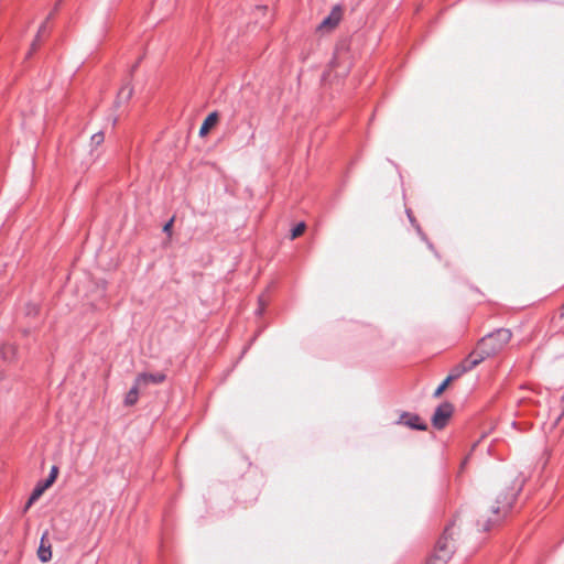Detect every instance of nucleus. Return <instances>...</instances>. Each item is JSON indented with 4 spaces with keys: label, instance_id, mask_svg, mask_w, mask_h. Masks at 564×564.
I'll use <instances>...</instances> for the list:
<instances>
[{
    "label": "nucleus",
    "instance_id": "f257e3e1",
    "mask_svg": "<svg viewBox=\"0 0 564 564\" xmlns=\"http://www.w3.org/2000/svg\"><path fill=\"white\" fill-rule=\"evenodd\" d=\"M523 482L524 480L516 470L507 473L502 478L501 491L498 494L496 502L491 507V512L497 516H505L521 491Z\"/></svg>",
    "mask_w": 564,
    "mask_h": 564
},
{
    "label": "nucleus",
    "instance_id": "f03ea898",
    "mask_svg": "<svg viewBox=\"0 0 564 564\" xmlns=\"http://www.w3.org/2000/svg\"><path fill=\"white\" fill-rule=\"evenodd\" d=\"M511 332L507 328H500L488 334L478 343L477 350L474 351L481 361L501 351L511 339Z\"/></svg>",
    "mask_w": 564,
    "mask_h": 564
},
{
    "label": "nucleus",
    "instance_id": "7ed1b4c3",
    "mask_svg": "<svg viewBox=\"0 0 564 564\" xmlns=\"http://www.w3.org/2000/svg\"><path fill=\"white\" fill-rule=\"evenodd\" d=\"M453 414V405L448 402H444L438 405L432 416V424L435 429L441 430L446 424Z\"/></svg>",
    "mask_w": 564,
    "mask_h": 564
},
{
    "label": "nucleus",
    "instance_id": "20e7f679",
    "mask_svg": "<svg viewBox=\"0 0 564 564\" xmlns=\"http://www.w3.org/2000/svg\"><path fill=\"white\" fill-rule=\"evenodd\" d=\"M452 528L447 527L444 531V536L438 540L436 545L435 554L433 555L434 560H437L442 564H445L452 556L453 551L448 547L447 544V535H451Z\"/></svg>",
    "mask_w": 564,
    "mask_h": 564
},
{
    "label": "nucleus",
    "instance_id": "39448f33",
    "mask_svg": "<svg viewBox=\"0 0 564 564\" xmlns=\"http://www.w3.org/2000/svg\"><path fill=\"white\" fill-rule=\"evenodd\" d=\"M480 362H481V358H477L476 355L473 352L460 365L456 366L452 370L448 378H452V381H453V380L459 378L463 373L474 369Z\"/></svg>",
    "mask_w": 564,
    "mask_h": 564
},
{
    "label": "nucleus",
    "instance_id": "423d86ee",
    "mask_svg": "<svg viewBox=\"0 0 564 564\" xmlns=\"http://www.w3.org/2000/svg\"><path fill=\"white\" fill-rule=\"evenodd\" d=\"M343 10L339 6H335L329 14L325 17L318 25L319 30H333L341 20Z\"/></svg>",
    "mask_w": 564,
    "mask_h": 564
},
{
    "label": "nucleus",
    "instance_id": "0eeeda50",
    "mask_svg": "<svg viewBox=\"0 0 564 564\" xmlns=\"http://www.w3.org/2000/svg\"><path fill=\"white\" fill-rule=\"evenodd\" d=\"M166 376L163 372H155V373H140L135 378V382L138 386H140L142 389L147 388L150 384H160L165 380Z\"/></svg>",
    "mask_w": 564,
    "mask_h": 564
},
{
    "label": "nucleus",
    "instance_id": "6e6552de",
    "mask_svg": "<svg viewBox=\"0 0 564 564\" xmlns=\"http://www.w3.org/2000/svg\"><path fill=\"white\" fill-rule=\"evenodd\" d=\"M400 423L417 431H425L427 429L426 423L422 422L417 414L404 412L400 416Z\"/></svg>",
    "mask_w": 564,
    "mask_h": 564
},
{
    "label": "nucleus",
    "instance_id": "1a4fd4ad",
    "mask_svg": "<svg viewBox=\"0 0 564 564\" xmlns=\"http://www.w3.org/2000/svg\"><path fill=\"white\" fill-rule=\"evenodd\" d=\"M47 532H45L40 541V546L37 550V556L41 562L46 563L52 558V549L51 544L47 542Z\"/></svg>",
    "mask_w": 564,
    "mask_h": 564
},
{
    "label": "nucleus",
    "instance_id": "9d476101",
    "mask_svg": "<svg viewBox=\"0 0 564 564\" xmlns=\"http://www.w3.org/2000/svg\"><path fill=\"white\" fill-rule=\"evenodd\" d=\"M142 390L140 386L134 381L133 387L128 391L124 398L126 405H133L138 401L139 391Z\"/></svg>",
    "mask_w": 564,
    "mask_h": 564
},
{
    "label": "nucleus",
    "instance_id": "9b49d317",
    "mask_svg": "<svg viewBox=\"0 0 564 564\" xmlns=\"http://www.w3.org/2000/svg\"><path fill=\"white\" fill-rule=\"evenodd\" d=\"M133 88L129 84L122 86L117 95V104L119 105L121 102L128 101L131 98Z\"/></svg>",
    "mask_w": 564,
    "mask_h": 564
},
{
    "label": "nucleus",
    "instance_id": "f8f14e48",
    "mask_svg": "<svg viewBox=\"0 0 564 564\" xmlns=\"http://www.w3.org/2000/svg\"><path fill=\"white\" fill-rule=\"evenodd\" d=\"M217 120H218L217 112L209 113L200 127L199 134L200 135L206 134L207 131L209 130V128H212L214 124H216Z\"/></svg>",
    "mask_w": 564,
    "mask_h": 564
},
{
    "label": "nucleus",
    "instance_id": "ddd939ff",
    "mask_svg": "<svg viewBox=\"0 0 564 564\" xmlns=\"http://www.w3.org/2000/svg\"><path fill=\"white\" fill-rule=\"evenodd\" d=\"M0 354L3 360L11 361L15 357V347L11 344H4L0 347Z\"/></svg>",
    "mask_w": 564,
    "mask_h": 564
},
{
    "label": "nucleus",
    "instance_id": "4468645a",
    "mask_svg": "<svg viewBox=\"0 0 564 564\" xmlns=\"http://www.w3.org/2000/svg\"><path fill=\"white\" fill-rule=\"evenodd\" d=\"M45 489L46 488L43 486V484H39L33 489V491L26 502L25 510L29 509L42 496V494L45 491Z\"/></svg>",
    "mask_w": 564,
    "mask_h": 564
},
{
    "label": "nucleus",
    "instance_id": "2eb2a0df",
    "mask_svg": "<svg viewBox=\"0 0 564 564\" xmlns=\"http://www.w3.org/2000/svg\"><path fill=\"white\" fill-rule=\"evenodd\" d=\"M104 140H105V135H104L102 131L94 133L90 138V145L93 148H97L98 145H100L104 142Z\"/></svg>",
    "mask_w": 564,
    "mask_h": 564
},
{
    "label": "nucleus",
    "instance_id": "dca6fc26",
    "mask_svg": "<svg viewBox=\"0 0 564 564\" xmlns=\"http://www.w3.org/2000/svg\"><path fill=\"white\" fill-rule=\"evenodd\" d=\"M452 381V378H446L440 386L438 388L434 391V397L437 398L440 397L443 391L446 389V387L448 386V383Z\"/></svg>",
    "mask_w": 564,
    "mask_h": 564
},
{
    "label": "nucleus",
    "instance_id": "f3484780",
    "mask_svg": "<svg viewBox=\"0 0 564 564\" xmlns=\"http://www.w3.org/2000/svg\"><path fill=\"white\" fill-rule=\"evenodd\" d=\"M304 229H305V224L304 223H300L297 224L293 229H292V239L301 236L303 232H304Z\"/></svg>",
    "mask_w": 564,
    "mask_h": 564
},
{
    "label": "nucleus",
    "instance_id": "a211bd4d",
    "mask_svg": "<svg viewBox=\"0 0 564 564\" xmlns=\"http://www.w3.org/2000/svg\"><path fill=\"white\" fill-rule=\"evenodd\" d=\"M40 39H41V37H37V35L35 36V39H34V41H33V43H32V45H31V50H30V52L28 53V57H30V56L33 54V52H35V51L37 50Z\"/></svg>",
    "mask_w": 564,
    "mask_h": 564
},
{
    "label": "nucleus",
    "instance_id": "6ab92c4d",
    "mask_svg": "<svg viewBox=\"0 0 564 564\" xmlns=\"http://www.w3.org/2000/svg\"><path fill=\"white\" fill-rule=\"evenodd\" d=\"M174 218H171L164 226L163 231L167 235H171L172 232V226H173Z\"/></svg>",
    "mask_w": 564,
    "mask_h": 564
},
{
    "label": "nucleus",
    "instance_id": "aec40b11",
    "mask_svg": "<svg viewBox=\"0 0 564 564\" xmlns=\"http://www.w3.org/2000/svg\"><path fill=\"white\" fill-rule=\"evenodd\" d=\"M57 474H58V468L56 466H53L51 468V471H50V475L48 477L55 481L56 477H57Z\"/></svg>",
    "mask_w": 564,
    "mask_h": 564
},
{
    "label": "nucleus",
    "instance_id": "412c9836",
    "mask_svg": "<svg viewBox=\"0 0 564 564\" xmlns=\"http://www.w3.org/2000/svg\"><path fill=\"white\" fill-rule=\"evenodd\" d=\"M39 311L37 306L35 304H29L28 305V314H36Z\"/></svg>",
    "mask_w": 564,
    "mask_h": 564
},
{
    "label": "nucleus",
    "instance_id": "4be33fe9",
    "mask_svg": "<svg viewBox=\"0 0 564 564\" xmlns=\"http://www.w3.org/2000/svg\"><path fill=\"white\" fill-rule=\"evenodd\" d=\"M46 25H47L46 21L41 24V26H40V29L37 31V34H36L37 37H41L42 33L45 32Z\"/></svg>",
    "mask_w": 564,
    "mask_h": 564
},
{
    "label": "nucleus",
    "instance_id": "5701e85b",
    "mask_svg": "<svg viewBox=\"0 0 564 564\" xmlns=\"http://www.w3.org/2000/svg\"><path fill=\"white\" fill-rule=\"evenodd\" d=\"M53 482H54V480H52L50 477H47V479L45 481H43L42 484L47 489Z\"/></svg>",
    "mask_w": 564,
    "mask_h": 564
},
{
    "label": "nucleus",
    "instance_id": "b1692460",
    "mask_svg": "<svg viewBox=\"0 0 564 564\" xmlns=\"http://www.w3.org/2000/svg\"><path fill=\"white\" fill-rule=\"evenodd\" d=\"M406 214H408V217H409V220L411 221V224H415V219L413 218L412 214L410 210H406Z\"/></svg>",
    "mask_w": 564,
    "mask_h": 564
},
{
    "label": "nucleus",
    "instance_id": "393cba45",
    "mask_svg": "<svg viewBox=\"0 0 564 564\" xmlns=\"http://www.w3.org/2000/svg\"><path fill=\"white\" fill-rule=\"evenodd\" d=\"M435 562H438V561L434 560V557H432L426 564H435Z\"/></svg>",
    "mask_w": 564,
    "mask_h": 564
},
{
    "label": "nucleus",
    "instance_id": "a878e982",
    "mask_svg": "<svg viewBox=\"0 0 564 564\" xmlns=\"http://www.w3.org/2000/svg\"><path fill=\"white\" fill-rule=\"evenodd\" d=\"M53 15H54V12L50 13V14H48V17H47V19H46V22H47L50 19H52V18H53Z\"/></svg>",
    "mask_w": 564,
    "mask_h": 564
},
{
    "label": "nucleus",
    "instance_id": "bb28decb",
    "mask_svg": "<svg viewBox=\"0 0 564 564\" xmlns=\"http://www.w3.org/2000/svg\"><path fill=\"white\" fill-rule=\"evenodd\" d=\"M484 529H485V530H488V529H489V524H486V525L484 527Z\"/></svg>",
    "mask_w": 564,
    "mask_h": 564
}]
</instances>
